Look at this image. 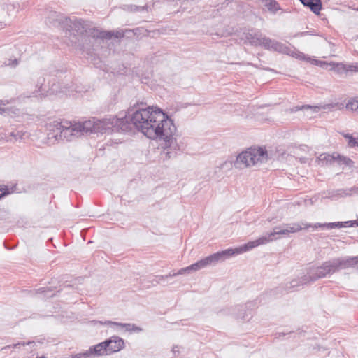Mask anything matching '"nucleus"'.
Returning <instances> with one entry per match:
<instances>
[{
  "label": "nucleus",
  "instance_id": "1",
  "mask_svg": "<svg viewBox=\"0 0 358 358\" xmlns=\"http://www.w3.org/2000/svg\"><path fill=\"white\" fill-rule=\"evenodd\" d=\"M123 132L141 131L149 138H158L163 141L162 152L164 159L173 158L179 150L176 135L177 129L173 120L159 108L148 106L138 107L136 110L129 109L122 117Z\"/></svg>",
  "mask_w": 358,
  "mask_h": 358
},
{
  "label": "nucleus",
  "instance_id": "2",
  "mask_svg": "<svg viewBox=\"0 0 358 358\" xmlns=\"http://www.w3.org/2000/svg\"><path fill=\"white\" fill-rule=\"evenodd\" d=\"M311 224H307L306 223H292V224H285L279 227H275L273 229V231L267 233L264 236L259 237V238L250 241L238 248L235 249L228 248L224 251L229 252L227 255L224 257V260L230 258L234 255L243 253L250 249H252L258 245L266 244L271 241L278 239V235H288L289 233H295L304 229H308Z\"/></svg>",
  "mask_w": 358,
  "mask_h": 358
},
{
  "label": "nucleus",
  "instance_id": "3",
  "mask_svg": "<svg viewBox=\"0 0 358 358\" xmlns=\"http://www.w3.org/2000/svg\"><path fill=\"white\" fill-rule=\"evenodd\" d=\"M94 29L97 31V34L86 33L80 38L73 36V38L71 39V44L80 48L83 52H86L87 55H92V52L101 46L103 39L112 38V35L114 34L111 31H100L94 27Z\"/></svg>",
  "mask_w": 358,
  "mask_h": 358
},
{
  "label": "nucleus",
  "instance_id": "4",
  "mask_svg": "<svg viewBox=\"0 0 358 358\" xmlns=\"http://www.w3.org/2000/svg\"><path fill=\"white\" fill-rule=\"evenodd\" d=\"M268 159V155L266 149L262 147H251L241 152L234 162V167L243 169L258 164L266 162Z\"/></svg>",
  "mask_w": 358,
  "mask_h": 358
},
{
  "label": "nucleus",
  "instance_id": "5",
  "mask_svg": "<svg viewBox=\"0 0 358 358\" xmlns=\"http://www.w3.org/2000/svg\"><path fill=\"white\" fill-rule=\"evenodd\" d=\"M228 252H229L226 251H219L197 261L196 263L192 264L187 267L180 269L178 272H171L165 275H157V278L160 282L162 280L176 277L178 275L189 273L191 271H196L208 266H214L219 262L224 261V257H226V255H227Z\"/></svg>",
  "mask_w": 358,
  "mask_h": 358
},
{
  "label": "nucleus",
  "instance_id": "6",
  "mask_svg": "<svg viewBox=\"0 0 358 358\" xmlns=\"http://www.w3.org/2000/svg\"><path fill=\"white\" fill-rule=\"evenodd\" d=\"M47 76L48 73L45 71H41L34 75L32 80L37 89L34 92V96H45L48 93L57 94L63 92L60 83H55V78L52 80H49L46 85L45 83Z\"/></svg>",
  "mask_w": 358,
  "mask_h": 358
},
{
  "label": "nucleus",
  "instance_id": "7",
  "mask_svg": "<svg viewBox=\"0 0 358 358\" xmlns=\"http://www.w3.org/2000/svg\"><path fill=\"white\" fill-rule=\"evenodd\" d=\"M245 38L250 44L254 46H262L265 49L276 52L287 51L285 45L265 36L259 31L251 30L246 34Z\"/></svg>",
  "mask_w": 358,
  "mask_h": 358
},
{
  "label": "nucleus",
  "instance_id": "8",
  "mask_svg": "<svg viewBox=\"0 0 358 358\" xmlns=\"http://www.w3.org/2000/svg\"><path fill=\"white\" fill-rule=\"evenodd\" d=\"M69 23L64 28L66 34H69V41L71 43L73 36H76L80 38L85 34L91 33L97 34V31L94 29L92 23L90 21L84 20L82 18H77L76 17H68Z\"/></svg>",
  "mask_w": 358,
  "mask_h": 358
},
{
  "label": "nucleus",
  "instance_id": "9",
  "mask_svg": "<svg viewBox=\"0 0 358 358\" xmlns=\"http://www.w3.org/2000/svg\"><path fill=\"white\" fill-rule=\"evenodd\" d=\"M355 268L353 257H338L326 261L320 266L323 278L331 275L340 270Z\"/></svg>",
  "mask_w": 358,
  "mask_h": 358
},
{
  "label": "nucleus",
  "instance_id": "10",
  "mask_svg": "<svg viewBox=\"0 0 358 358\" xmlns=\"http://www.w3.org/2000/svg\"><path fill=\"white\" fill-rule=\"evenodd\" d=\"M324 278L320 266H312L308 269L307 273L302 277L294 279L287 282L285 287L286 292H293L299 287Z\"/></svg>",
  "mask_w": 358,
  "mask_h": 358
},
{
  "label": "nucleus",
  "instance_id": "11",
  "mask_svg": "<svg viewBox=\"0 0 358 358\" xmlns=\"http://www.w3.org/2000/svg\"><path fill=\"white\" fill-rule=\"evenodd\" d=\"M123 122L122 117H110L109 118H105L102 120H99L96 121V133H106L109 131L123 132V127H122Z\"/></svg>",
  "mask_w": 358,
  "mask_h": 358
},
{
  "label": "nucleus",
  "instance_id": "12",
  "mask_svg": "<svg viewBox=\"0 0 358 358\" xmlns=\"http://www.w3.org/2000/svg\"><path fill=\"white\" fill-rule=\"evenodd\" d=\"M68 22H70L68 20V17L60 13L53 10L48 11L45 19V24L49 27H60L63 30L68 25Z\"/></svg>",
  "mask_w": 358,
  "mask_h": 358
},
{
  "label": "nucleus",
  "instance_id": "13",
  "mask_svg": "<svg viewBox=\"0 0 358 358\" xmlns=\"http://www.w3.org/2000/svg\"><path fill=\"white\" fill-rule=\"evenodd\" d=\"M62 129L59 131V140L72 141L74 137L80 136L76 123L72 124L71 122L64 120L63 125H60Z\"/></svg>",
  "mask_w": 358,
  "mask_h": 358
},
{
  "label": "nucleus",
  "instance_id": "14",
  "mask_svg": "<svg viewBox=\"0 0 358 358\" xmlns=\"http://www.w3.org/2000/svg\"><path fill=\"white\" fill-rule=\"evenodd\" d=\"M257 299L252 301H248L244 305H238L236 306L232 309V314L235 316L237 319H241V320H245L246 317L250 315V313H248V312L257 306Z\"/></svg>",
  "mask_w": 358,
  "mask_h": 358
},
{
  "label": "nucleus",
  "instance_id": "15",
  "mask_svg": "<svg viewBox=\"0 0 358 358\" xmlns=\"http://www.w3.org/2000/svg\"><path fill=\"white\" fill-rule=\"evenodd\" d=\"M110 341H104L97 345L91 346L88 350L85 352H81L83 358H90L92 355L102 356L104 355H109L108 347Z\"/></svg>",
  "mask_w": 358,
  "mask_h": 358
},
{
  "label": "nucleus",
  "instance_id": "16",
  "mask_svg": "<svg viewBox=\"0 0 358 358\" xmlns=\"http://www.w3.org/2000/svg\"><path fill=\"white\" fill-rule=\"evenodd\" d=\"M106 341H110L108 347L109 355L118 352L124 347V340L119 336H113L110 338L106 339Z\"/></svg>",
  "mask_w": 358,
  "mask_h": 358
},
{
  "label": "nucleus",
  "instance_id": "17",
  "mask_svg": "<svg viewBox=\"0 0 358 358\" xmlns=\"http://www.w3.org/2000/svg\"><path fill=\"white\" fill-rule=\"evenodd\" d=\"M356 189H358V188L354 187L350 189H338L336 190H331L327 192L326 198L331 199V200H337L339 198L351 196L352 194V190Z\"/></svg>",
  "mask_w": 358,
  "mask_h": 358
},
{
  "label": "nucleus",
  "instance_id": "18",
  "mask_svg": "<svg viewBox=\"0 0 358 358\" xmlns=\"http://www.w3.org/2000/svg\"><path fill=\"white\" fill-rule=\"evenodd\" d=\"M63 120H55L52 122H50L48 125V138H55V140H59V131H62V127L60 125H63Z\"/></svg>",
  "mask_w": 358,
  "mask_h": 358
},
{
  "label": "nucleus",
  "instance_id": "19",
  "mask_svg": "<svg viewBox=\"0 0 358 358\" xmlns=\"http://www.w3.org/2000/svg\"><path fill=\"white\" fill-rule=\"evenodd\" d=\"M329 65L332 66L331 70L334 71L338 74L342 75V74H347L348 72H352V70H355V69L352 66V64H345L342 62L336 63V62H331Z\"/></svg>",
  "mask_w": 358,
  "mask_h": 358
},
{
  "label": "nucleus",
  "instance_id": "20",
  "mask_svg": "<svg viewBox=\"0 0 358 358\" xmlns=\"http://www.w3.org/2000/svg\"><path fill=\"white\" fill-rule=\"evenodd\" d=\"M301 3L315 13L319 15L322 8L321 0H299Z\"/></svg>",
  "mask_w": 358,
  "mask_h": 358
},
{
  "label": "nucleus",
  "instance_id": "21",
  "mask_svg": "<svg viewBox=\"0 0 358 358\" xmlns=\"http://www.w3.org/2000/svg\"><path fill=\"white\" fill-rule=\"evenodd\" d=\"M95 124H96V122L95 121L92 122L91 120L85 121L83 123H80V122L76 123L77 129H78L80 135L84 132L85 133H88V132L96 133Z\"/></svg>",
  "mask_w": 358,
  "mask_h": 358
},
{
  "label": "nucleus",
  "instance_id": "22",
  "mask_svg": "<svg viewBox=\"0 0 358 358\" xmlns=\"http://www.w3.org/2000/svg\"><path fill=\"white\" fill-rule=\"evenodd\" d=\"M325 159H327V160L330 163L331 162L338 161V164H344L349 167L353 166L354 164V162L351 159L347 157L341 156L340 155H337L336 157L329 155L327 157H325Z\"/></svg>",
  "mask_w": 358,
  "mask_h": 358
},
{
  "label": "nucleus",
  "instance_id": "23",
  "mask_svg": "<svg viewBox=\"0 0 358 358\" xmlns=\"http://www.w3.org/2000/svg\"><path fill=\"white\" fill-rule=\"evenodd\" d=\"M287 49V52H280V53L286 54L292 56L293 57L297 58L300 60L310 61V58L307 57L304 53L299 52L296 50H292L291 48L285 45Z\"/></svg>",
  "mask_w": 358,
  "mask_h": 358
},
{
  "label": "nucleus",
  "instance_id": "24",
  "mask_svg": "<svg viewBox=\"0 0 358 358\" xmlns=\"http://www.w3.org/2000/svg\"><path fill=\"white\" fill-rule=\"evenodd\" d=\"M106 324L124 327L126 329V330L128 331H138V332L142 330L141 327H137L135 324H130V323H120V322H112V321H107V322H106Z\"/></svg>",
  "mask_w": 358,
  "mask_h": 358
},
{
  "label": "nucleus",
  "instance_id": "25",
  "mask_svg": "<svg viewBox=\"0 0 358 358\" xmlns=\"http://www.w3.org/2000/svg\"><path fill=\"white\" fill-rule=\"evenodd\" d=\"M343 136L348 140V145L350 148L358 147V133L355 136L350 134H342Z\"/></svg>",
  "mask_w": 358,
  "mask_h": 358
},
{
  "label": "nucleus",
  "instance_id": "26",
  "mask_svg": "<svg viewBox=\"0 0 358 358\" xmlns=\"http://www.w3.org/2000/svg\"><path fill=\"white\" fill-rule=\"evenodd\" d=\"M123 9L126 11L129 12H142V11H147L148 12V7L147 5L143 6H139L136 5H124L123 7Z\"/></svg>",
  "mask_w": 358,
  "mask_h": 358
},
{
  "label": "nucleus",
  "instance_id": "27",
  "mask_svg": "<svg viewBox=\"0 0 358 358\" xmlns=\"http://www.w3.org/2000/svg\"><path fill=\"white\" fill-rule=\"evenodd\" d=\"M264 6H266L267 9L273 13H275L280 9L279 3L275 0H269L266 1Z\"/></svg>",
  "mask_w": 358,
  "mask_h": 358
},
{
  "label": "nucleus",
  "instance_id": "28",
  "mask_svg": "<svg viewBox=\"0 0 358 358\" xmlns=\"http://www.w3.org/2000/svg\"><path fill=\"white\" fill-rule=\"evenodd\" d=\"M53 291V288L52 287H40L36 290V294H44L45 296L53 297L55 294H49V292H52Z\"/></svg>",
  "mask_w": 358,
  "mask_h": 358
},
{
  "label": "nucleus",
  "instance_id": "29",
  "mask_svg": "<svg viewBox=\"0 0 358 358\" xmlns=\"http://www.w3.org/2000/svg\"><path fill=\"white\" fill-rule=\"evenodd\" d=\"M346 108L353 111H357L358 108V99L355 98L349 99L346 104Z\"/></svg>",
  "mask_w": 358,
  "mask_h": 358
},
{
  "label": "nucleus",
  "instance_id": "30",
  "mask_svg": "<svg viewBox=\"0 0 358 358\" xmlns=\"http://www.w3.org/2000/svg\"><path fill=\"white\" fill-rule=\"evenodd\" d=\"M24 135L25 132L22 130H15L10 134V136L13 137L15 141L22 140Z\"/></svg>",
  "mask_w": 358,
  "mask_h": 358
},
{
  "label": "nucleus",
  "instance_id": "31",
  "mask_svg": "<svg viewBox=\"0 0 358 358\" xmlns=\"http://www.w3.org/2000/svg\"><path fill=\"white\" fill-rule=\"evenodd\" d=\"M342 222H329L326 223V229H331L335 228H341L342 227Z\"/></svg>",
  "mask_w": 358,
  "mask_h": 358
},
{
  "label": "nucleus",
  "instance_id": "32",
  "mask_svg": "<svg viewBox=\"0 0 358 358\" xmlns=\"http://www.w3.org/2000/svg\"><path fill=\"white\" fill-rule=\"evenodd\" d=\"M19 3H15V2H13V3H9L6 5V8H7V14L8 15H10V12L15 10V9H17L19 8Z\"/></svg>",
  "mask_w": 358,
  "mask_h": 358
},
{
  "label": "nucleus",
  "instance_id": "33",
  "mask_svg": "<svg viewBox=\"0 0 358 358\" xmlns=\"http://www.w3.org/2000/svg\"><path fill=\"white\" fill-rule=\"evenodd\" d=\"M308 108H312V106L310 105L297 106H294V107L290 108L289 110L291 113H295L299 110H301L303 109H308Z\"/></svg>",
  "mask_w": 358,
  "mask_h": 358
},
{
  "label": "nucleus",
  "instance_id": "34",
  "mask_svg": "<svg viewBox=\"0 0 358 358\" xmlns=\"http://www.w3.org/2000/svg\"><path fill=\"white\" fill-rule=\"evenodd\" d=\"M310 62L312 64H315V65L319 66L322 67V68H325L326 66L329 65V64H328L327 62L321 61V60H317V59H310Z\"/></svg>",
  "mask_w": 358,
  "mask_h": 358
},
{
  "label": "nucleus",
  "instance_id": "35",
  "mask_svg": "<svg viewBox=\"0 0 358 358\" xmlns=\"http://www.w3.org/2000/svg\"><path fill=\"white\" fill-rule=\"evenodd\" d=\"M34 341H28V342H19L17 343L12 344L11 348L16 349L20 348V346H24V345H30L31 344H34Z\"/></svg>",
  "mask_w": 358,
  "mask_h": 358
},
{
  "label": "nucleus",
  "instance_id": "36",
  "mask_svg": "<svg viewBox=\"0 0 358 358\" xmlns=\"http://www.w3.org/2000/svg\"><path fill=\"white\" fill-rule=\"evenodd\" d=\"M19 64V60L16 58L12 59H8L6 62H5V64L6 66H11V67H15L18 65Z\"/></svg>",
  "mask_w": 358,
  "mask_h": 358
},
{
  "label": "nucleus",
  "instance_id": "37",
  "mask_svg": "<svg viewBox=\"0 0 358 358\" xmlns=\"http://www.w3.org/2000/svg\"><path fill=\"white\" fill-rule=\"evenodd\" d=\"M11 192L7 187L0 188V199L10 194Z\"/></svg>",
  "mask_w": 358,
  "mask_h": 358
},
{
  "label": "nucleus",
  "instance_id": "38",
  "mask_svg": "<svg viewBox=\"0 0 358 358\" xmlns=\"http://www.w3.org/2000/svg\"><path fill=\"white\" fill-rule=\"evenodd\" d=\"M112 32H113L114 34L112 35V38L114 37L115 38H122L124 36L125 34L127 32H125V30L124 31H113Z\"/></svg>",
  "mask_w": 358,
  "mask_h": 358
},
{
  "label": "nucleus",
  "instance_id": "39",
  "mask_svg": "<svg viewBox=\"0 0 358 358\" xmlns=\"http://www.w3.org/2000/svg\"><path fill=\"white\" fill-rule=\"evenodd\" d=\"M342 227H353L356 226V221L355 220H350V221H345L342 222Z\"/></svg>",
  "mask_w": 358,
  "mask_h": 358
},
{
  "label": "nucleus",
  "instance_id": "40",
  "mask_svg": "<svg viewBox=\"0 0 358 358\" xmlns=\"http://www.w3.org/2000/svg\"><path fill=\"white\" fill-rule=\"evenodd\" d=\"M249 65H251L252 66H255L256 68H259V69H264V70H266V71H273V70L271 68H268V67H264L262 66V65H257V64H252V63H250Z\"/></svg>",
  "mask_w": 358,
  "mask_h": 358
},
{
  "label": "nucleus",
  "instance_id": "41",
  "mask_svg": "<svg viewBox=\"0 0 358 358\" xmlns=\"http://www.w3.org/2000/svg\"><path fill=\"white\" fill-rule=\"evenodd\" d=\"M312 226H310V227H313V228H322V229H326V223H324V224H322V223H315L314 224H310ZM310 228V227H308Z\"/></svg>",
  "mask_w": 358,
  "mask_h": 358
},
{
  "label": "nucleus",
  "instance_id": "42",
  "mask_svg": "<svg viewBox=\"0 0 358 358\" xmlns=\"http://www.w3.org/2000/svg\"><path fill=\"white\" fill-rule=\"evenodd\" d=\"M140 31V28H136V29H134L133 30H131V29H125V32L127 33H133L134 35H138V32Z\"/></svg>",
  "mask_w": 358,
  "mask_h": 358
},
{
  "label": "nucleus",
  "instance_id": "43",
  "mask_svg": "<svg viewBox=\"0 0 358 358\" xmlns=\"http://www.w3.org/2000/svg\"><path fill=\"white\" fill-rule=\"evenodd\" d=\"M179 347L178 345H173V347L171 349V351L174 355H177L180 354V351L178 350Z\"/></svg>",
  "mask_w": 358,
  "mask_h": 358
},
{
  "label": "nucleus",
  "instance_id": "44",
  "mask_svg": "<svg viewBox=\"0 0 358 358\" xmlns=\"http://www.w3.org/2000/svg\"><path fill=\"white\" fill-rule=\"evenodd\" d=\"M282 289V288L281 287H277L275 289H274V290H271V291L268 293V294H269L270 296H273V295H274V294H275V292H278V291H281Z\"/></svg>",
  "mask_w": 358,
  "mask_h": 358
},
{
  "label": "nucleus",
  "instance_id": "45",
  "mask_svg": "<svg viewBox=\"0 0 358 358\" xmlns=\"http://www.w3.org/2000/svg\"><path fill=\"white\" fill-rule=\"evenodd\" d=\"M150 282L152 283V285L153 286H155V285L159 284V280H158V279L157 278V276H155V278L154 279L150 280Z\"/></svg>",
  "mask_w": 358,
  "mask_h": 358
},
{
  "label": "nucleus",
  "instance_id": "46",
  "mask_svg": "<svg viewBox=\"0 0 358 358\" xmlns=\"http://www.w3.org/2000/svg\"><path fill=\"white\" fill-rule=\"evenodd\" d=\"M292 331L287 332V333H285V332L278 333V334H275L276 335L275 338H280L281 336H285L287 334H292Z\"/></svg>",
  "mask_w": 358,
  "mask_h": 358
},
{
  "label": "nucleus",
  "instance_id": "47",
  "mask_svg": "<svg viewBox=\"0 0 358 358\" xmlns=\"http://www.w3.org/2000/svg\"><path fill=\"white\" fill-rule=\"evenodd\" d=\"M355 268H358V256L353 257Z\"/></svg>",
  "mask_w": 358,
  "mask_h": 358
},
{
  "label": "nucleus",
  "instance_id": "48",
  "mask_svg": "<svg viewBox=\"0 0 358 358\" xmlns=\"http://www.w3.org/2000/svg\"><path fill=\"white\" fill-rule=\"evenodd\" d=\"M10 348H11V345H6V346H4V347L1 348V352H4L6 350H8V349H10Z\"/></svg>",
  "mask_w": 358,
  "mask_h": 358
},
{
  "label": "nucleus",
  "instance_id": "49",
  "mask_svg": "<svg viewBox=\"0 0 358 358\" xmlns=\"http://www.w3.org/2000/svg\"><path fill=\"white\" fill-rule=\"evenodd\" d=\"M352 66L354 67L355 70H352V72H358V63L355 64H352Z\"/></svg>",
  "mask_w": 358,
  "mask_h": 358
},
{
  "label": "nucleus",
  "instance_id": "50",
  "mask_svg": "<svg viewBox=\"0 0 358 358\" xmlns=\"http://www.w3.org/2000/svg\"><path fill=\"white\" fill-rule=\"evenodd\" d=\"M7 110H8L7 108H3L0 107V114H3V113H6Z\"/></svg>",
  "mask_w": 358,
  "mask_h": 358
},
{
  "label": "nucleus",
  "instance_id": "51",
  "mask_svg": "<svg viewBox=\"0 0 358 358\" xmlns=\"http://www.w3.org/2000/svg\"><path fill=\"white\" fill-rule=\"evenodd\" d=\"M8 103V101L7 100H0V105H6Z\"/></svg>",
  "mask_w": 358,
  "mask_h": 358
},
{
  "label": "nucleus",
  "instance_id": "52",
  "mask_svg": "<svg viewBox=\"0 0 358 358\" xmlns=\"http://www.w3.org/2000/svg\"><path fill=\"white\" fill-rule=\"evenodd\" d=\"M6 23L3 21H0V29L3 28L6 26Z\"/></svg>",
  "mask_w": 358,
  "mask_h": 358
},
{
  "label": "nucleus",
  "instance_id": "53",
  "mask_svg": "<svg viewBox=\"0 0 358 358\" xmlns=\"http://www.w3.org/2000/svg\"><path fill=\"white\" fill-rule=\"evenodd\" d=\"M308 34V31H303L300 34L301 36H306Z\"/></svg>",
  "mask_w": 358,
  "mask_h": 358
},
{
  "label": "nucleus",
  "instance_id": "54",
  "mask_svg": "<svg viewBox=\"0 0 358 358\" xmlns=\"http://www.w3.org/2000/svg\"><path fill=\"white\" fill-rule=\"evenodd\" d=\"M4 246H5V248H6V249H8V250H10V249H11L10 248H9V247L7 245L6 243H4Z\"/></svg>",
  "mask_w": 358,
  "mask_h": 358
},
{
  "label": "nucleus",
  "instance_id": "55",
  "mask_svg": "<svg viewBox=\"0 0 358 358\" xmlns=\"http://www.w3.org/2000/svg\"><path fill=\"white\" fill-rule=\"evenodd\" d=\"M352 192H354V193H357V194H358V189L352 190Z\"/></svg>",
  "mask_w": 358,
  "mask_h": 358
},
{
  "label": "nucleus",
  "instance_id": "56",
  "mask_svg": "<svg viewBox=\"0 0 358 358\" xmlns=\"http://www.w3.org/2000/svg\"><path fill=\"white\" fill-rule=\"evenodd\" d=\"M356 221V226L358 227V219L355 220Z\"/></svg>",
  "mask_w": 358,
  "mask_h": 358
},
{
  "label": "nucleus",
  "instance_id": "57",
  "mask_svg": "<svg viewBox=\"0 0 358 358\" xmlns=\"http://www.w3.org/2000/svg\"><path fill=\"white\" fill-rule=\"evenodd\" d=\"M71 287L70 285H65L64 287Z\"/></svg>",
  "mask_w": 358,
  "mask_h": 358
},
{
  "label": "nucleus",
  "instance_id": "58",
  "mask_svg": "<svg viewBox=\"0 0 358 358\" xmlns=\"http://www.w3.org/2000/svg\"><path fill=\"white\" fill-rule=\"evenodd\" d=\"M145 31L147 32L146 36H148V34L150 33V31L148 30H146Z\"/></svg>",
  "mask_w": 358,
  "mask_h": 358
},
{
  "label": "nucleus",
  "instance_id": "59",
  "mask_svg": "<svg viewBox=\"0 0 358 358\" xmlns=\"http://www.w3.org/2000/svg\"><path fill=\"white\" fill-rule=\"evenodd\" d=\"M357 112H358V108H357Z\"/></svg>",
  "mask_w": 358,
  "mask_h": 358
},
{
  "label": "nucleus",
  "instance_id": "60",
  "mask_svg": "<svg viewBox=\"0 0 358 358\" xmlns=\"http://www.w3.org/2000/svg\"><path fill=\"white\" fill-rule=\"evenodd\" d=\"M357 10H358V8H357Z\"/></svg>",
  "mask_w": 358,
  "mask_h": 358
}]
</instances>
